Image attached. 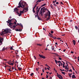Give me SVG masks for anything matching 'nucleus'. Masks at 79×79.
I'll return each instance as SVG.
<instances>
[{
	"mask_svg": "<svg viewBox=\"0 0 79 79\" xmlns=\"http://www.w3.org/2000/svg\"><path fill=\"white\" fill-rule=\"evenodd\" d=\"M13 21V22H14V23H9V26H11V24H16V22H17V21H16V20L15 19H13V21Z\"/></svg>",
	"mask_w": 79,
	"mask_h": 79,
	"instance_id": "f257e3e1",
	"label": "nucleus"
},
{
	"mask_svg": "<svg viewBox=\"0 0 79 79\" xmlns=\"http://www.w3.org/2000/svg\"><path fill=\"white\" fill-rule=\"evenodd\" d=\"M21 1V5L22 6L23 8H24L26 5H27V4L26 2H22V0L20 1Z\"/></svg>",
	"mask_w": 79,
	"mask_h": 79,
	"instance_id": "f03ea898",
	"label": "nucleus"
},
{
	"mask_svg": "<svg viewBox=\"0 0 79 79\" xmlns=\"http://www.w3.org/2000/svg\"><path fill=\"white\" fill-rule=\"evenodd\" d=\"M11 31V30H9L8 28H6V29H5L4 30V31L6 33H8L9 32L11 33V32L9 31Z\"/></svg>",
	"mask_w": 79,
	"mask_h": 79,
	"instance_id": "7ed1b4c3",
	"label": "nucleus"
},
{
	"mask_svg": "<svg viewBox=\"0 0 79 79\" xmlns=\"http://www.w3.org/2000/svg\"><path fill=\"white\" fill-rule=\"evenodd\" d=\"M19 6H18V8H20V7H21L22 8H24V7H23V6L21 5V1H20L19 2Z\"/></svg>",
	"mask_w": 79,
	"mask_h": 79,
	"instance_id": "20e7f679",
	"label": "nucleus"
},
{
	"mask_svg": "<svg viewBox=\"0 0 79 79\" xmlns=\"http://www.w3.org/2000/svg\"><path fill=\"white\" fill-rule=\"evenodd\" d=\"M0 35H1V32H0ZM2 41H3V38H2L1 37H0V45H1L0 43H1V44L2 45Z\"/></svg>",
	"mask_w": 79,
	"mask_h": 79,
	"instance_id": "39448f33",
	"label": "nucleus"
},
{
	"mask_svg": "<svg viewBox=\"0 0 79 79\" xmlns=\"http://www.w3.org/2000/svg\"><path fill=\"white\" fill-rule=\"evenodd\" d=\"M18 10H19L18 9V8H16L15 7L14 9V11H15L16 12V13H17V14L19 15V13L18 12Z\"/></svg>",
	"mask_w": 79,
	"mask_h": 79,
	"instance_id": "423d86ee",
	"label": "nucleus"
},
{
	"mask_svg": "<svg viewBox=\"0 0 79 79\" xmlns=\"http://www.w3.org/2000/svg\"><path fill=\"white\" fill-rule=\"evenodd\" d=\"M48 12L47 13V14H45L46 16H50V12L49 10H48Z\"/></svg>",
	"mask_w": 79,
	"mask_h": 79,
	"instance_id": "0eeeda50",
	"label": "nucleus"
},
{
	"mask_svg": "<svg viewBox=\"0 0 79 79\" xmlns=\"http://www.w3.org/2000/svg\"><path fill=\"white\" fill-rule=\"evenodd\" d=\"M18 26H19V23H17V24L16 25H13L12 26V27H11V28H13V27H14V28L13 29V30H14V29H15V27H16V26H18Z\"/></svg>",
	"mask_w": 79,
	"mask_h": 79,
	"instance_id": "6e6552de",
	"label": "nucleus"
},
{
	"mask_svg": "<svg viewBox=\"0 0 79 79\" xmlns=\"http://www.w3.org/2000/svg\"><path fill=\"white\" fill-rule=\"evenodd\" d=\"M39 56L40 57V58H43V59H45L46 57L45 56L42 55H41L40 54H39Z\"/></svg>",
	"mask_w": 79,
	"mask_h": 79,
	"instance_id": "1a4fd4ad",
	"label": "nucleus"
},
{
	"mask_svg": "<svg viewBox=\"0 0 79 79\" xmlns=\"http://www.w3.org/2000/svg\"><path fill=\"white\" fill-rule=\"evenodd\" d=\"M13 20V19H11L10 20H8V23H11V22H12V21Z\"/></svg>",
	"mask_w": 79,
	"mask_h": 79,
	"instance_id": "9d476101",
	"label": "nucleus"
},
{
	"mask_svg": "<svg viewBox=\"0 0 79 79\" xmlns=\"http://www.w3.org/2000/svg\"><path fill=\"white\" fill-rule=\"evenodd\" d=\"M46 10H47V8H45L44 9H42V12L43 13H44V12H45V11H46Z\"/></svg>",
	"mask_w": 79,
	"mask_h": 79,
	"instance_id": "9b49d317",
	"label": "nucleus"
},
{
	"mask_svg": "<svg viewBox=\"0 0 79 79\" xmlns=\"http://www.w3.org/2000/svg\"><path fill=\"white\" fill-rule=\"evenodd\" d=\"M15 31H19L20 32H21V31H22V29H15Z\"/></svg>",
	"mask_w": 79,
	"mask_h": 79,
	"instance_id": "f8f14e48",
	"label": "nucleus"
},
{
	"mask_svg": "<svg viewBox=\"0 0 79 79\" xmlns=\"http://www.w3.org/2000/svg\"><path fill=\"white\" fill-rule=\"evenodd\" d=\"M4 32L5 31H2L1 33V35H3L4 34H6V33H4Z\"/></svg>",
	"mask_w": 79,
	"mask_h": 79,
	"instance_id": "ddd939ff",
	"label": "nucleus"
},
{
	"mask_svg": "<svg viewBox=\"0 0 79 79\" xmlns=\"http://www.w3.org/2000/svg\"><path fill=\"white\" fill-rule=\"evenodd\" d=\"M20 14H18L19 16H21V13H24V12H23V11H21L20 10Z\"/></svg>",
	"mask_w": 79,
	"mask_h": 79,
	"instance_id": "4468645a",
	"label": "nucleus"
},
{
	"mask_svg": "<svg viewBox=\"0 0 79 79\" xmlns=\"http://www.w3.org/2000/svg\"><path fill=\"white\" fill-rule=\"evenodd\" d=\"M72 78L73 79H74V78H76V76H75V75H73L72 77Z\"/></svg>",
	"mask_w": 79,
	"mask_h": 79,
	"instance_id": "2eb2a0df",
	"label": "nucleus"
},
{
	"mask_svg": "<svg viewBox=\"0 0 79 79\" xmlns=\"http://www.w3.org/2000/svg\"><path fill=\"white\" fill-rule=\"evenodd\" d=\"M51 37H52V38L53 39H56V37H55V36H51Z\"/></svg>",
	"mask_w": 79,
	"mask_h": 79,
	"instance_id": "dca6fc26",
	"label": "nucleus"
},
{
	"mask_svg": "<svg viewBox=\"0 0 79 79\" xmlns=\"http://www.w3.org/2000/svg\"><path fill=\"white\" fill-rule=\"evenodd\" d=\"M40 15H41V16H43V15H44V13H43L42 14V11H41V10L40 12Z\"/></svg>",
	"mask_w": 79,
	"mask_h": 79,
	"instance_id": "f3484780",
	"label": "nucleus"
},
{
	"mask_svg": "<svg viewBox=\"0 0 79 79\" xmlns=\"http://www.w3.org/2000/svg\"><path fill=\"white\" fill-rule=\"evenodd\" d=\"M73 43L74 45H76V41H75V40H73Z\"/></svg>",
	"mask_w": 79,
	"mask_h": 79,
	"instance_id": "a211bd4d",
	"label": "nucleus"
},
{
	"mask_svg": "<svg viewBox=\"0 0 79 79\" xmlns=\"http://www.w3.org/2000/svg\"><path fill=\"white\" fill-rule=\"evenodd\" d=\"M59 77H60V79H63V77L62 76L60 75V74H59Z\"/></svg>",
	"mask_w": 79,
	"mask_h": 79,
	"instance_id": "6ab92c4d",
	"label": "nucleus"
},
{
	"mask_svg": "<svg viewBox=\"0 0 79 79\" xmlns=\"http://www.w3.org/2000/svg\"><path fill=\"white\" fill-rule=\"evenodd\" d=\"M23 9H24L25 10H27V11H28V8H26V7H24V8H23Z\"/></svg>",
	"mask_w": 79,
	"mask_h": 79,
	"instance_id": "aec40b11",
	"label": "nucleus"
},
{
	"mask_svg": "<svg viewBox=\"0 0 79 79\" xmlns=\"http://www.w3.org/2000/svg\"><path fill=\"white\" fill-rule=\"evenodd\" d=\"M19 26H21L22 27V28H23V25L21 24V23H20L19 24Z\"/></svg>",
	"mask_w": 79,
	"mask_h": 79,
	"instance_id": "412c9836",
	"label": "nucleus"
},
{
	"mask_svg": "<svg viewBox=\"0 0 79 79\" xmlns=\"http://www.w3.org/2000/svg\"><path fill=\"white\" fill-rule=\"evenodd\" d=\"M38 4V3H37L35 4V6L33 7L34 9H35V8L36 6H37V5Z\"/></svg>",
	"mask_w": 79,
	"mask_h": 79,
	"instance_id": "4be33fe9",
	"label": "nucleus"
},
{
	"mask_svg": "<svg viewBox=\"0 0 79 79\" xmlns=\"http://www.w3.org/2000/svg\"><path fill=\"white\" fill-rule=\"evenodd\" d=\"M36 15L37 16V17H39V12H36Z\"/></svg>",
	"mask_w": 79,
	"mask_h": 79,
	"instance_id": "5701e85b",
	"label": "nucleus"
},
{
	"mask_svg": "<svg viewBox=\"0 0 79 79\" xmlns=\"http://www.w3.org/2000/svg\"><path fill=\"white\" fill-rule=\"evenodd\" d=\"M38 18V19L39 20H40H40H41V19H41V18H40L39 17V16L38 17H37Z\"/></svg>",
	"mask_w": 79,
	"mask_h": 79,
	"instance_id": "b1692460",
	"label": "nucleus"
},
{
	"mask_svg": "<svg viewBox=\"0 0 79 79\" xmlns=\"http://www.w3.org/2000/svg\"><path fill=\"white\" fill-rule=\"evenodd\" d=\"M57 77H58L59 78V79H61V77H59V74H58V73H57Z\"/></svg>",
	"mask_w": 79,
	"mask_h": 79,
	"instance_id": "393cba45",
	"label": "nucleus"
},
{
	"mask_svg": "<svg viewBox=\"0 0 79 79\" xmlns=\"http://www.w3.org/2000/svg\"><path fill=\"white\" fill-rule=\"evenodd\" d=\"M54 48H54V47H52V50H54V52H55V49H54Z\"/></svg>",
	"mask_w": 79,
	"mask_h": 79,
	"instance_id": "a878e982",
	"label": "nucleus"
},
{
	"mask_svg": "<svg viewBox=\"0 0 79 79\" xmlns=\"http://www.w3.org/2000/svg\"><path fill=\"white\" fill-rule=\"evenodd\" d=\"M13 47H13V46H12L10 48V49L13 50H15L13 48Z\"/></svg>",
	"mask_w": 79,
	"mask_h": 79,
	"instance_id": "bb28decb",
	"label": "nucleus"
},
{
	"mask_svg": "<svg viewBox=\"0 0 79 79\" xmlns=\"http://www.w3.org/2000/svg\"><path fill=\"white\" fill-rule=\"evenodd\" d=\"M45 5H46V4H43V5H42L41 7H42L43 6H45Z\"/></svg>",
	"mask_w": 79,
	"mask_h": 79,
	"instance_id": "cd10ccee",
	"label": "nucleus"
},
{
	"mask_svg": "<svg viewBox=\"0 0 79 79\" xmlns=\"http://www.w3.org/2000/svg\"><path fill=\"white\" fill-rule=\"evenodd\" d=\"M75 27L76 30H77V29H78V27L77 26H75Z\"/></svg>",
	"mask_w": 79,
	"mask_h": 79,
	"instance_id": "c85d7f7f",
	"label": "nucleus"
},
{
	"mask_svg": "<svg viewBox=\"0 0 79 79\" xmlns=\"http://www.w3.org/2000/svg\"><path fill=\"white\" fill-rule=\"evenodd\" d=\"M9 67L10 68H9V69H8V70H9V71H10V72H11V71H12V70L11 71V67Z\"/></svg>",
	"mask_w": 79,
	"mask_h": 79,
	"instance_id": "c756f323",
	"label": "nucleus"
},
{
	"mask_svg": "<svg viewBox=\"0 0 79 79\" xmlns=\"http://www.w3.org/2000/svg\"><path fill=\"white\" fill-rule=\"evenodd\" d=\"M18 69L19 71H21V70H22V68H19V67H18Z\"/></svg>",
	"mask_w": 79,
	"mask_h": 79,
	"instance_id": "7c9ffc66",
	"label": "nucleus"
},
{
	"mask_svg": "<svg viewBox=\"0 0 79 79\" xmlns=\"http://www.w3.org/2000/svg\"><path fill=\"white\" fill-rule=\"evenodd\" d=\"M39 11H40V9H38L36 11V12H38L39 13Z\"/></svg>",
	"mask_w": 79,
	"mask_h": 79,
	"instance_id": "2f4dec72",
	"label": "nucleus"
},
{
	"mask_svg": "<svg viewBox=\"0 0 79 79\" xmlns=\"http://www.w3.org/2000/svg\"><path fill=\"white\" fill-rule=\"evenodd\" d=\"M5 50V47H3V49H2V51H4Z\"/></svg>",
	"mask_w": 79,
	"mask_h": 79,
	"instance_id": "473e14b6",
	"label": "nucleus"
},
{
	"mask_svg": "<svg viewBox=\"0 0 79 79\" xmlns=\"http://www.w3.org/2000/svg\"><path fill=\"white\" fill-rule=\"evenodd\" d=\"M37 45H39V46H42V44H37Z\"/></svg>",
	"mask_w": 79,
	"mask_h": 79,
	"instance_id": "72a5a7b5",
	"label": "nucleus"
},
{
	"mask_svg": "<svg viewBox=\"0 0 79 79\" xmlns=\"http://www.w3.org/2000/svg\"><path fill=\"white\" fill-rule=\"evenodd\" d=\"M60 8H61V7L59 6L58 7V10H60Z\"/></svg>",
	"mask_w": 79,
	"mask_h": 79,
	"instance_id": "f704fd0d",
	"label": "nucleus"
},
{
	"mask_svg": "<svg viewBox=\"0 0 79 79\" xmlns=\"http://www.w3.org/2000/svg\"><path fill=\"white\" fill-rule=\"evenodd\" d=\"M44 8H45V7H44L43 8H41L40 11H42V10H43V9H44Z\"/></svg>",
	"mask_w": 79,
	"mask_h": 79,
	"instance_id": "c9c22d12",
	"label": "nucleus"
},
{
	"mask_svg": "<svg viewBox=\"0 0 79 79\" xmlns=\"http://www.w3.org/2000/svg\"><path fill=\"white\" fill-rule=\"evenodd\" d=\"M62 74H64V75H65V72H62V73H61Z\"/></svg>",
	"mask_w": 79,
	"mask_h": 79,
	"instance_id": "e433bc0d",
	"label": "nucleus"
},
{
	"mask_svg": "<svg viewBox=\"0 0 79 79\" xmlns=\"http://www.w3.org/2000/svg\"><path fill=\"white\" fill-rule=\"evenodd\" d=\"M48 76H49L48 75H46V78H47V79H48Z\"/></svg>",
	"mask_w": 79,
	"mask_h": 79,
	"instance_id": "4c0bfd02",
	"label": "nucleus"
},
{
	"mask_svg": "<svg viewBox=\"0 0 79 79\" xmlns=\"http://www.w3.org/2000/svg\"><path fill=\"white\" fill-rule=\"evenodd\" d=\"M55 60V61L56 62V64H57V60Z\"/></svg>",
	"mask_w": 79,
	"mask_h": 79,
	"instance_id": "58836bf2",
	"label": "nucleus"
},
{
	"mask_svg": "<svg viewBox=\"0 0 79 79\" xmlns=\"http://www.w3.org/2000/svg\"><path fill=\"white\" fill-rule=\"evenodd\" d=\"M45 66H47L49 68H50V67L48 66V65H47V64H46Z\"/></svg>",
	"mask_w": 79,
	"mask_h": 79,
	"instance_id": "ea45409f",
	"label": "nucleus"
},
{
	"mask_svg": "<svg viewBox=\"0 0 79 79\" xmlns=\"http://www.w3.org/2000/svg\"><path fill=\"white\" fill-rule=\"evenodd\" d=\"M35 9H34V8H33V13H35V10H34Z\"/></svg>",
	"mask_w": 79,
	"mask_h": 79,
	"instance_id": "a19ab883",
	"label": "nucleus"
},
{
	"mask_svg": "<svg viewBox=\"0 0 79 79\" xmlns=\"http://www.w3.org/2000/svg\"><path fill=\"white\" fill-rule=\"evenodd\" d=\"M50 6L52 8H53V5L52 4H51Z\"/></svg>",
	"mask_w": 79,
	"mask_h": 79,
	"instance_id": "79ce46f5",
	"label": "nucleus"
},
{
	"mask_svg": "<svg viewBox=\"0 0 79 79\" xmlns=\"http://www.w3.org/2000/svg\"><path fill=\"white\" fill-rule=\"evenodd\" d=\"M39 69H40V68H36V70L37 71H38V70H39Z\"/></svg>",
	"mask_w": 79,
	"mask_h": 79,
	"instance_id": "37998d69",
	"label": "nucleus"
},
{
	"mask_svg": "<svg viewBox=\"0 0 79 79\" xmlns=\"http://www.w3.org/2000/svg\"><path fill=\"white\" fill-rule=\"evenodd\" d=\"M72 68L73 70H74V71H75V69H74V67H73V66H72Z\"/></svg>",
	"mask_w": 79,
	"mask_h": 79,
	"instance_id": "c03bdc74",
	"label": "nucleus"
},
{
	"mask_svg": "<svg viewBox=\"0 0 79 79\" xmlns=\"http://www.w3.org/2000/svg\"><path fill=\"white\" fill-rule=\"evenodd\" d=\"M51 34H53V31H51Z\"/></svg>",
	"mask_w": 79,
	"mask_h": 79,
	"instance_id": "a18cd8bd",
	"label": "nucleus"
},
{
	"mask_svg": "<svg viewBox=\"0 0 79 79\" xmlns=\"http://www.w3.org/2000/svg\"><path fill=\"white\" fill-rule=\"evenodd\" d=\"M56 39L58 40H60V39H61V38L58 37V38H56Z\"/></svg>",
	"mask_w": 79,
	"mask_h": 79,
	"instance_id": "49530a36",
	"label": "nucleus"
},
{
	"mask_svg": "<svg viewBox=\"0 0 79 79\" xmlns=\"http://www.w3.org/2000/svg\"><path fill=\"white\" fill-rule=\"evenodd\" d=\"M13 63H12L10 64V65H11V66H13Z\"/></svg>",
	"mask_w": 79,
	"mask_h": 79,
	"instance_id": "de8ad7c7",
	"label": "nucleus"
},
{
	"mask_svg": "<svg viewBox=\"0 0 79 79\" xmlns=\"http://www.w3.org/2000/svg\"><path fill=\"white\" fill-rule=\"evenodd\" d=\"M68 75L70 77H71V75L70 74H69V73L68 74Z\"/></svg>",
	"mask_w": 79,
	"mask_h": 79,
	"instance_id": "09e8293b",
	"label": "nucleus"
},
{
	"mask_svg": "<svg viewBox=\"0 0 79 79\" xmlns=\"http://www.w3.org/2000/svg\"><path fill=\"white\" fill-rule=\"evenodd\" d=\"M69 72H73V71H72V69H70L69 71Z\"/></svg>",
	"mask_w": 79,
	"mask_h": 79,
	"instance_id": "8fccbe9b",
	"label": "nucleus"
},
{
	"mask_svg": "<svg viewBox=\"0 0 79 79\" xmlns=\"http://www.w3.org/2000/svg\"><path fill=\"white\" fill-rule=\"evenodd\" d=\"M25 10H24V9L22 11H23V12H24V11H25V12H26V11H25Z\"/></svg>",
	"mask_w": 79,
	"mask_h": 79,
	"instance_id": "3c124183",
	"label": "nucleus"
},
{
	"mask_svg": "<svg viewBox=\"0 0 79 79\" xmlns=\"http://www.w3.org/2000/svg\"><path fill=\"white\" fill-rule=\"evenodd\" d=\"M33 74H34V73H32L31 74H30V76H32V75H33Z\"/></svg>",
	"mask_w": 79,
	"mask_h": 79,
	"instance_id": "603ef678",
	"label": "nucleus"
},
{
	"mask_svg": "<svg viewBox=\"0 0 79 79\" xmlns=\"http://www.w3.org/2000/svg\"><path fill=\"white\" fill-rule=\"evenodd\" d=\"M38 2H42V1L41 0H38Z\"/></svg>",
	"mask_w": 79,
	"mask_h": 79,
	"instance_id": "864d4df0",
	"label": "nucleus"
},
{
	"mask_svg": "<svg viewBox=\"0 0 79 79\" xmlns=\"http://www.w3.org/2000/svg\"><path fill=\"white\" fill-rule=\"evenodd\" d=\"M59 59L60 60H62V59L60 57H59Z\"/></svg>",
	"mask_w": 79,
	"mask_h": 79,
	"instance_id": "5fc2aeb1",
	"label": "nucleus"
},
{
	"mask_svg": "<svg viewBox=\"0 0 79 79\" xmlns=\"http://www.w3.org/2000/svg\"><path fill=\"white\" fill-rule=\"evenodd\" d=\"M60 64H61V66H62L63 65V64H62V63H61V62H60Z\"/></svg>",
	"mask_w": 79,
	"mask_h": 79,
	"instance_id": "6e6d98bb",
	"label": "nucleus"
},
{
	"mask_svg": "<svg viewBox=\"0 0 79 79\" xmlns=\"http://www.w3.org/2000/svg\"><path fill=\"white\" fill-rule=\"evenodd\" d=\"M63 68H65V66H64V64H63Z\"/></svg>",
	"mask_w": 79,
	"mask_h": 79,
	"instance_id": "4d7b16f0",
	"label": "nucleus"
},
{
	"mask_svg": "<svg viewBox=\"0 0 79 79\" xmlns=\"http://www.w3.org/2000/svg\"><path fill=\"white\" fill-rule=\"evenodd\" d=\"M61 62V61H57V63H60Z\"/></svg>",
	"mask_w": 79,
	"mask_h": 79,
	"instance_id": "13d9d810",
	"label": "nucleus"
},
{
	"mask_svg": "<svg viewBox=\"0 0 79 79\" xmlns=\"http://www.w3.org/2000/svg\"><path fill=\"white\" fill-rule=\"evenodd\" d=\"M50 16H48V19H50Z\"/></svg>",
	"mask_w": 79,
	"mask_h": 79,
	"instance_id": "bf43d9fd",
	"label": "nucleus"
},
{
	"mask_svg": "<svg viewBox=\"0 0 79 79\" xmlns=\"http://www.w3.org/2000/svg\"><path fill=\"white\" fill-rule=\"evenodd\" d=\"M68 65H67L65 66V68H68Z\"/></svg>",
	"mask_w": 79,
	"mask_h": 79,
	"instance_id": "052dcab7",
	"label": "nucleus"
},
{
	"mask_svg": "<svg viewBox=\"0 0 79 79\" xmlns=\"http://www.w3.org/2000/svg\"><path fill=\"white\" fill-rule=\"evenodd\" d=\"M59 3L58 2H56V4H57V5H58Z\"/></svg>",
	"mask_w": 79,
	"mask_h": 79,
	"instance_id": "680f3d73",
	"label": "nucleus"
},
{
	"mask_svg": "<svg viewBox=\"0 0 79 79\" xmlns=\"http://www.w3.org/2000/svg\"><path fill=\"white\" fill-rule=\"evenodd\" d=\"M47 19H46V20L47 21H48V20H49V19H48V18H47Z\"/></svg>",
	"mask_w": 79,
	"mask_h": 79,
	"instance_id": "e2e57ef3",
	"label": "nucleus"
},
{
	"mask_svg": "<svg viewBox=\"0 0 79 79\" xmlns=\"http://www.w3.org/2000/svg\"><path fill=\"white\" fill-rule=\"evenodd\" d=\"M67 71H69V68H67Z\"/></svg>",
	"mask_w": 79,
	"mask_h": 79,
	"instance_id": "0e129e2a",
	"label": "nucleus"
},
{
	"mask_svg": "<svg viewBox=\"0 0 79 79\" xmlns=\"http://www.w3.org/2000/svg\"><path fill=\"white\" fill-rule=\"evenodd\" d=\"M37 63H38V66H39V62H37Z\"/></svg>",
	"mask_w": 79,
	"mask_h": 79,
	"instance_id": "69168bd1",
	"label": "nucleus"
},
{
	"mask_svg": "<svg viewBox=\"0 0 79 79\" xmlns=\"http://www.w3.org/2000/svg\"><path fill=\"white\" fill-rule=\"evenodd\" d=\"M45 70H47V68H46L45 67V69H44Z\"/></svg>",
	"mask_w": 79,
	"mask_h": 79,
	"instance_id": "338daca9",
	"label": "nucleus"
},
{
	"mask_svg": "<svg viewBox=\"0 0 79 79\" xmlns=\"http://www.w3.org/2000/svg\"><path fill=\"white\" fill-rule=\"evenodd\" d=\"M71 53H74V52H73V51H71Z\"/></svg>",
	"mask_w": 79,
	"mask_h": 79,
	"instance_id": "774afa93",
	"label": "nucleus"
}]
</instances>
